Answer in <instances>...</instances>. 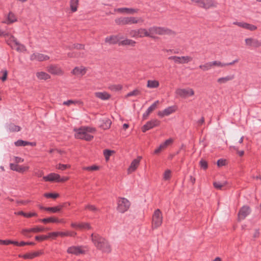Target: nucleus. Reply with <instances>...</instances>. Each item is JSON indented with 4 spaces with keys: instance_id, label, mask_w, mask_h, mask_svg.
<instances>
[{
    "instance_id": "6e6d98bb",
    "label": "nucleus",
    "mask_w": 261,
    "mask_h": 261,
    "mask_svg": "<svg viewBox=\"0 0 261 261\" xmlns=\"http://www.w3.org/2000/svg\"><path fill=\"white\" fill-rule=\"evenodd\" d=\"M4 25V23L0 25V36H3L4 37H6V36H9V34L4 29L2 28V26Z\"/></svg>"
},
{
    "instance_id": "f257e3e1",
    "label": "nucleus",
    "mask_w": 261,
    "mask_h": 261,
    "mask_svg": "<svg viewBox=\"0 0 261 261\" xmlns=\"http://www.w3.org/2000/svg\"><path fill=\"white\" fill-rule=\"evenodd\" d=\"M91 240L98 249L103 252L109 253L111 252V248L108 242L98 234L92 233L91 234Z\"/></svg>"
},
{
    "instance_id": "aec40b11",
    "label": "nucleus",
    "mask_w": 261,
    "mask_h": 261,
    "mask_svg": "<svg viewBox=\"0 0 261 261\" xmlns=\"http://www.w3.org/2000/svg\"><path fill=\"white\" fill-rule=\"evenodd\" d=\"M67 252L69 254H73L76 255L85 253V251L82 249V247L79 246H71L69 247Z\"/></svg>"
},
{
    "instance_id": "e2e57ef3",
    "label": "nucleus",
    "mask_w": 261,
    "mask_h": 261,
    "mask_svg": "<svg viewBox=\"0 0 261 261\" xmlns=\"http://www.w3.org/2000/svg\"><path fill=\"white\" fill-rule=\"evenodd\" d=\"M230 148L234 149V150L237 151V153L239 154L240 156H242L244 154V151L243 150L239 151V147L236 146H230Z\"/></svg>"
},
{
    "instance_id": "4468645a",
    "label": "nucleus",
    "mask_w": 261,
    "mask_h": 261,
    "mask_svg": "<svg viewBox=\"0 0 261 261\" xmlns=\"http://www.w3.org/2000/svg\"><path fill=\"white\" fill-rule=\"evenodd\" d=\"M87 71V68L83 66H76L71 71V73L77 77H82Z\"/></svg>"
},
{
    "instance_id": "f3484780",
    "label": "nucleus",
    "mask_w": 261,
    "mask_h": 261,
    "mask_svg": "<svg viewBox=\"0 0 261 261\" xmlns=\"http://www.w3.org/2000/svg\"><path fill=\"white\" fill-rule=\"evenodd\" d=\"M114 11L121 14H134L137 13L139 9L129 8H120L114 9Z\"/></svg>"
},
{
    "instance_id": "4d7b16f0",
    "label": "nucleus",
    "mask_w": 261,
    "mask_h": 261,
    "mask_svg": "<svg viewBox=\"0 0 261 261\" xmlns=\"http://www.w3.org/2000/svg\"><path fill=\"white\" fill-rule=\"evenodd\" d=\"M245 29L253 31L257 29V27L253 24L246 23L245 25Z\"/></svg>"
},
{
    "instance_id": "bf43d9fd",
    "label": "nucleus",
    "mask_w": 261,
    "mask_h": 261,
    "mask_svg": "<svg viewBox=\"0 0 261 261\" xmlns=\"http://www.w3.org/2000/svg\"><path fill=\"white\" fill-rule=\"evenodd\" d=\"M171 173L170 170H167L165 171L164 174V178L165 180L169 179L171 177Z\"/></svg>"
},
{
    "instance_id": "13d9d810",
    "label": "nucleus",
    "mask_w": 261,
    "mask_h": 261,
    "mask_svg": "<svg viewBox=\"0 0 261 261\" xmlns=\"http://www.w3.org/2000/svg\"><path fill=\"white\" fill-rule=\"evenodd\" d=\"M49 238V237L47 236L42 235V236H37L35 237V240L38 241H42L45 240H47Z\"/></svg>"
},
{
    "instance_id": "b1692460",
    "label": "nucleus",
    "mask_w": 261,
    "mask_h": 261,
    "mask_svg": "<svg viewBox=\"0 0 261 261\" xmlns=\"http://www.w3.org/2000/svg\"><path fill=\"white\" fill-rule=\"evenodd\" d=\"M43 254L42 251H38L32 253H28L23 255H19V257L24 259H33Z\"/></svg>"
},
{
    "instance_id": "052dcab7",
    "label": "nucleus",
    "mask_w": 261,
    "mask_h": 261,
    "mask_svg": "<svg viewBox=\"0 0 261 261\" xmlns=\"http://www.w3.org/2000/svg\"><path fill=\"white\" fill-rule=\"evenodd\" d=\"M200 166L201 168H203L204 170H206L207 168V163L204 160H201L199 162Z\"/></svg>"
},
{
    "instance_id": "69168bd1",
    "label": "nucleus",
    "mask_w": 261,
    "mask_h": 261,
    "mask_svg": "<svg viewBox=\"0 0 261 261\" xmlns=\"http://www.w3.org/2000/svg\"><path fill=\"white\" fill-rule=\"evenodd\" d=\"M38 214L36 213L32 212V213H25L24 217L25 218H31L33 217H37Z\"/></svg>"
},
{
    "instance_id": "ddd939ff",
    "label": "nucleus",
    "mask_w": 261,
    "mask_h": 261,
    "mask_svg": "<svg viewBox=\"0 0 261 261\" xmlns=\"http://www.w3.org/2000/svg\"><path fill=\"white\" fill-rule=\"evenodd\" d=\"M160 123V121L156 119L149 121L146 123V124L142 126V131L143 133H145L148 130H149L154 127L159 126Z\"/></svg>"
},
{
    "instance_id": "dca6fc26",
    "label": "nucleus",
    "mask_w": 261,
    "mask_h": 261,
    "mask_svg": "<svg viewBox=\"0 0 261 261\" xmlns=\"http://www.w3.org/2000/svg\"><path fill=\"white\" fill-rule=\"evenodd\" d=\"M173 140L172 139L170 138L168 140H166L164 143H162L159 147L155 149L153 152V154H159L162 151L166 149L167 147L172 144Z\"/></svg>"
},
{
    "instance_id": "3c124183",
    "label": "nucleus",
    "mask_w": 261,
    "mask_h": 261,
    "mask_svg": "<svg viewBox=\"0 0 261 261\" xmlns=\"http://www.w3.org/2000/svg\"><path fill=\"white\" fill-rule=\"evenodd\" d=\"M45 230V228L42 226H37L34 228H31V231L34 233H38L40 232H43Z\"/></svg>"
},
{
    "instance_id": "bb28decb",
    "label": "nucleus",
    "mask_w": 261,
    "mask_h": 261,
    "mask_svg": "<svg viewBox=\"0 0 261 261\" xmlns=\"http://www.w3.org/2000/svg\"><path fill=\"white\" fill-rule=\"evenodd\" d=\"M10 168L12 170L19 172H23L29 169L28 166H22L15 164H11Z\"/></svg>"
},
{
    "instance_id": "7ed1b4c3",
    "label": "nucleus",
    "mask_w": 261,
    "mask_h": 261,
    "mask_svg": "<svg viewBox=\"0 0 261 261\" xmlns=\"http://www.w3.org/2000/svg\"><path fill=\"white\" fill-rule=\"evenodd\" d=\"M147 34L148 35L146 36L147 37L154 39L155 38V35H175L176 33L167 28L153 26L150 27L147 30Z\"/></svg>"
},
{
    "instance_id": "1a4fd4ad",
    "label": "nucleus",
    "mask_w": 261,
    "mask_h": 261,
    "mask_svg": "<svg viewBox=\"0 0 261 261\" xmlns=\"http://www.w3.org/2000/svg\"><path fill=\"white\" fill-rule=\"evenodd\" d=\"M128 35L130 37L135 38H143L148 35L147 30L142 28L137 30H130L128 32Z\"/></svg>"
},
{
    "instance_id": "0e129e2a",
    "label": "nucleus",
    "mask_w": 261,
    "mask_h": 261,
    "mask_svg": "<svg viewBox=\"0 0 261 261\" xmlns=\"http://www.w3.org/2000/svg\"><path fill=\"white\" fill-rule=\"evenodd\" d=\"M112 151L110 150L106 149L103 151V154L107 160L109 159L110 156L112 154Z\"/></svg>"
},
{
    "instance_id": "20e7f679",
    "label": "nucleus",
    "mask_w": 261,
    "mask_h": 261,
    "mask_svg": "<svg viewBox=\"0 0 261 261\" xmlns=\"http://www.w3.org/2000/svg\"><path fill=\"white\" fill-rule=\"evenodd\" d=\"M143 19L140 17L134 16H121L115 19V22L118 25H126L143 22Z\"/></svg>"
},
{
    "instance_id": "774afa93",
    "label": "nucleus",
    "mask_w": 261,
    "mask_h": 261,
    "mask_svg": "<svg viewBox=\"0 0 261 261\" xmlns=\"http://www.w3.org/2000/svg\"><path fill=\"white\" fill-rule=\"evenodd\" d=\"M50 237H57L58 236H60V232H52L48 233V236Z\"/></svg>"
},
{
    "instance_id": "c03bdc74",
    "label": "nucleus",
    "mask_w": 261,
    "mask_h": 261,
    "mask_svg": "<svg viewBox=\"0 0 261 261\" xmlns=\"http://www.w3.org/2000/svg\"><path fill=\"white\" fill-rule=\"evenodd\" d=\"M8 71L7 70H2L0 71V79L3 81L5 82L7 79Z\"/></svg>"
},
{
    "instance_id": "39448f33",
    "label": "nucleus",
    "mask_w": 261,
    "mask_h": 261,
    "mask_svg": "<svg viewBox=\"0 0 261 261\" xmlns=\"http://www.w3.org/2000/svg\"><path fill=\"white\" fill-rule=\"evenodd\" d=\"M5 38L6 43L12 49H16L18 51H23L25 50L24 45L20 44L13 35L9 34V36H6Z\"/></svg>"
},
{
    "instance_id": "f8f14e48",
    "label": "nucleus",
    "mask_w": 261,
    "mask_h": 261,
    "mask_svg": "<svg viewBox=\"0 0 261 261\" xmlns=\"http://www.w3.org/2000/svg\"><path fill=\"white\" fill-rule=\"evenodd\" d=\"M194 91L191 88H179L176 90V94L182 98H186L194 95Z\"/></svg>"
},
{
    "instance_id": "f704fd0d",
    "label": "nucleus",
    "mask_w": 261,
    "mask_h": 261,
    "mask_svg": "<svg viewBox=\"0 0 261 261\" xmlns=\"http://www.w3.org/2000/svg\"><path fill=\"white\" fill-rule=\"evenodd\" d=\"M234 79V75H228L225 77L219 78L217 80V82L220 84H225L227 82L231 81Z\"/></svg>"
},
{
    "instance_id": "473e14b6",
    "label": "nucleus",
    "mask_w": 261,
    "mask_h": 261,
    "mask_svg": "<svg viewBox=\"0 0 261 261\" xmlns=\"http://www.w3.org/2000/svg\"><path fill=\"white\" fill-rule=\"evenodd\" d=\"M96 97L102 100H108L111 97V95L106 92H97L95 93Z\"/></svg>"
},
{
    "instance_id": "a878e982",
    "label": "nucleus",
    "mask_w": 261,
    "mask_h": 261,
    "mask_svg": "<svg viewBox=\"0 0 261 261\" xmlns=\"http://www.w3.org/2000/svg\"><path fill=\"white\" fill-rule=\"evenodd\" d=\"M175 111V109L174 107H169L167 109H165L164 110L162 111H159L158 113V115L161 117H163L165 116H168L170 114Z\"/></svg>"
},
{
    "instance_id": "c756f323",
    "label": "nucleus",
    "mask_w": 261,
    "mask_h": 261,
    "mask_svg": "<svg viewBox=\"0 0 261 261\" xmlns=\"http://www.w3.org/2000/svg\"><path fill=\"white\" fill-rule=\"evenodd\" d=\"M136 42L132 39H125L119 42V45L122 46H130L134 47L135 46Z\"/></svg>"
},
{
    "instance_id": "603ef678",
    "label": "nucleus",
    "mask_w": 261,
    "mask_h": 261,
    "mask_svg": "<svg viewBox=\"0 0 261 261\" xmlns=\"http://www.w3.org/2000/svg\"><path fill=\"white\" fill-rule=\"evenodd\" d=\"M111 121L109 119H107L105 122L101 125V127L104 129H109L111 127Z\"/></svg>"
},
{
    "instance_id": "e433bc0d",
    "label": "nucleus",
    "mask_w": 261,
    "mask_h": 261,
    "mask_svg": "<svg viewBox=\"0 0 261 261\" xmlns=\"http://www.w3.org/2000/svg\"><path fill=\"white\" fill-rule=\"evenodd\" d=\"M62 207L63 206L62 205H58L55 207H47V208H46V211L52 212L53 213H56L60 212L62 210Z\"/></svg>"
},
{
    "instance_id": "79ce46f5",
    "label": "nucleus",
    "mask_w": 261,
    "mask_h": 261,
    "mask_svg": "<svg viewBox=\"0 0 261 261\" xmlns=\"http://www.w3.org/2000/svg\"><path fill=\"white\" fill-rule=\"evenodd\" d=\"M122 89V86L120 84L112 85L109 87V89L112 91H118Z\"/></svg>"
},
{
    "instance_id": "8fccbe9b",
    "label": "nucleus",
    "mask_w": 261,
    "mask_h": 261,
    "mask_svg": "<svg viewBox=\"0 0 261 261\" xmlns=\"http://www.w3.org/2000/svg\"><path fill=\"white\" fill-rule=\"evenodd\" d=\"M76 233L74 231L60 232V236L62 237L65 236L75 237Z\"/></svg>"
},
{
    "instance_id": "0eeeda50",
    "label": "nucleus",
    "mask_w": 261,
    "mask_h": 261,
    "mask_svg": "<svg viewBox=\"0 0 261 261\" xmlns=\"http://www.w3.org/2000/svg\"><path fill=\"white\" fill-rule=\"evenodd\" d=\"M163 222L162 213L160 209L156 210L152 217V227L153 229L160 227Z\"/></svg>"
},
{
    "instance_id": "ea45409f",
    "label": "nucleus",
    "mask_w": 261,
    "mask_h": 261,
    "mask_svg": "<svg viewBox=\"0 0 261 261\" xmlns=\"http://www.w3.org/2000/svg\"><path fill=\"white\" fill-rule=\"evenodd\" d=\"M71 104H74V105L77 104L79 105H83V102L80 100H68L67 101L63 102L64 105L69 106Z\"/></svg>"
},
{
    "instance_id": "680f3d73",
    "label": "nucleus",
    "mask_w": 261,
    "mask_h": 261,
    "mask_svg": "<svg viewBox=\"0 0 261 261\" xmlns=\"http://www.w3.org/2000/svg\"><path fill=\"white\" fill-rule=\"evenodd\" d=\"M72 48H75L77 49H84L85 45L82 44H74L72 46Z\"/></svg>"
},
{
    "instance_id": "c9c22d12",
    "label": "nucleus",
    "mask_w": 261,
    "mask_h": 261,
    "mask_svg": "<svg viewBox=\"0 0 261 261\" xmlns=\"http://www.w3.org/2000/svg\"><path fill=\"white\" fill-rule=\"evenodd\" d=\"M79 2V0H70V7L72 12H75L77 11Z\"/></svg>"
},
{
    "instance_id": "338daca9",
    "label": "nucleus",
    "mask_w": 261,
    "mask_h": 261,
    "mask_svg": "<svg viewBox=\"0 0 261 261\" xmlns=\"http://www.w3.org/2000/svg\"><path fill=\"white\" fill-rule=\"evenodd\" d=\"M226 161L225 160L219 159L217 161V165L219 167H221L225 165Z\"/></svg>"
},
{
    "instance_id": "5701e85b",
    "label": "nucleus",
    "mask_w": 261,
    "mask_h": 261,
    "mask_svg": "<svg viewBox=\"0 0 261 261\" xmlns=\"http://www.w3.org/2000/svg\"><path fill=\"white\" fill-rule=\"evenodd\" d=\"M60 178V175L55 173H51L47 176L43 177V179L45 181H56L58 182V180Z\"/></svg>"
},
{
    "instance_id": "49530a36",
    "label": "nucleus",
    "mask_w": 261,
    "mask_h": 261,
    "mask_svg": "<svg viewBox=\"0 0 261 261\" xmlns=\"http://www.w3.org/2000/svg\"><path fill=\"white\" fill-rule=\"evenodd\" d=\"M99 169V166L96 165H92L91 166L84 167L83 169L84 170H87L89 171H93L98 170Z\"/></svg>"
},
{
    "instance_id": "423d86ee",
    "label": "nucleus",
    "mask_w": 261,
    "mask_h": 261,
    "mask_svg": "<svg viewBox=\"0 0 261 261\" xmlns=\"http://www.w3.org/2000/svg\"><path fill=\"white\" fill-rule=\"evenodd\" d=\"M117 211L124 213L129 208L130 202L126 198L119 197L117 199Z\"/></svg>"
},
{
    "instance_id": "6ab92c4d",
    "label": "nucleus",
    "mask_w": 261,
    "mask_h": 261,
    "mask_svg": "<svg viewBox=\"0 0 261 261\" xmlns=\"http://www.w3.org/2000/svg\"><path fill=\"white\" fill-rule=\"evenodd\" d=\"M245 43L246 45L250 47L257 48L261 46V42L259 40L252 38L246 39Z\"/></svg>"
},
{
    "instance_id": "a18cd8bd",
    "label": "nucleus",
    "mask_w": 261,
    "mask_h": 261,
    "mask_svg": "<svg viewBox=\"0 0 261 261\" xmlns=\"http://www.w3.org/2000/svg\"><path fill=\"white\" fill-rule=\"evenodd\" d=\"M141 94V91L139 89H135L133 91H131L127 94V95L125 96L126 98H127L128 97L132 96H138L139 95Z\"/></svg>"
},
{
    "instance_id": "c85d7f7f",
    "label": "nucleus",
    "mask_w": 261,
    "mask_h": 261,
    "mask_svg": "<svg viewBox=\"0 0 261 261\" xmlns=\"http://www.w3.org/2000/svg\"><path fill=\"white\" fill-rule=\"evenodd\" d=\"M15 145L16 146H25L27 145H31L32 146H35L36 143L35 142H30L28 141H23L22 140H18L15 142Z\"/></svg>"
},
{
    "instance_id": "6e6552de",
    "label": "nucleus",
    "mask_w": 261,
    "mask_h": 261,
    "mask_svg": "<svg viewBox=\"0 0 261 261\" xmlns=\"http://www.w3.org/2000/svg\"><path fill=\"white\" fill-rule=\"evenodd\" d=\"M192 2L197 3L199 7L205 9L216 7L217 5V3L213 0H192Z\"/></svg>"
},
{
    "instance_id": "7c9ffc66",
    "label": "nucleus",
    "mask_w": 261,
    "mask_h": 261,
    "mask_svg": "<svg viewBox=\"0 0 261 261\" xmlns=\"http://www.w3.org/2000/svg\"><path fill=\"white\" fill-rule=\"evenodd\" d=\"M17 21V18L15 15L12 12H10L9 13L8 15L7 16V18L6 21L2 22V24L3 23H12Z\"/></svg>"
},
{
    "instance_id": "a211bd4d",
    "label": "nucleus",
    "mask_w": 261,
    "mask_h": 261,
    "mask_svg": "<svg viewBox=\"0 0 261 261\" xmlns=\"http://www.w3.org/2000/svg\"><path fill=\"white\" fill-rule=\"evenodd\" d=\"M142 157L139 156L137 159L134 160L131 163L127 171L128 173H131L134 172L138 167Z\"/></svg>"
},
{
    "instance_id": "4c0bfd02",
    "label": "nucleus",
    "mask_w": 261,
    "mask_h": 261,
    "mask_svg": "<svg viewBox=\"0 0 261 261\" xmlns=\"http://www.w3.org/2000/svg\"><path fill=\"white\" fill-rule=\"evenodd\" d=\"M91 227L90 226V223H86V222H81L79 223V229L83 230V229H90Z\"/></svg>"
},
{
    "instance_id": "cd10ccee",
    "label": "nucleus",
    "mask_w": 261,
    "mask_h": 261,
    "mask_svg": "<svg viewBox=\"0 0 261 261\" xmlns=\"http://www.w3.org/2000/svg\"><path fill=\"white\" fill-rule=\"evenodd\" d=\"M238 62V60H234L232 62L228 63H222L220 61H214L213 62H210L211 64L212 67L213 66H218V67H225L226 66H229V65H232L234 64L235 63H237Z\"/></svg>"
},
{
    "instance_id": "2eb2a0df",
    "label": "nucleus",
    "mask_w": 261,
    "mask_h": 261,
    "mask_svg": "<svg viewBox=\"0 0 261 261\" xmlns=\"http://www.w3.org/2000/svg\"><path fill=\"white\" fill-rule=\"evenodd\" d=\"M49 59V57L48 56L39 53H33L30 56V60L32 61H37L39 62H42L47 61Z\"/></svg>"
},
{
    "instance_id": "393cba45",
    "label": "nucleus",
    "mask_w": 261,
    "mask_h": 261,
    "mask_svg": "<svg viewBox=\"0 0 261 261\" xmlns=\"http://www.w3.org/2000/svg\"><path fill=\"white\" fill-rule=\"evenodd\" d=\"M159 103V101L156 100L148 108L146 112L143 115V119L144 120L146 119L150 114L156 108Z\"/></svg>"
},
{
    "instance_id": "58836bf2",
    "label": "nucleus",
    "mask_w": 261,
    "mask_h": 261,
    "mask_svg": "<svg viewBox=\"0 0 261 261\" xmlns=\"http://www.w3.org/2000/svg\"><path fill=\"white\" fill-rule=\"evenodd\" d=\"M8 129L10 132H19L20 130V127L15 125L14 123H11L8 126Z\"/></svg>"
},
{
    "instance_id": "a19ab883",
    "label": "nucleus",
    "mask_w": 261,
    "mask_h": 261,
    "mask_svg": "<svg viewBox=\"0 0 261 261\" xmlns=\"http://www.w3.org/2000/svg\"><path fill=\"white\" fill-rule=\"evenodd\" d=\"M199 68L203 71H207L212 68L211 62H207L204 64L200 65H199Z\"/></svg>"
},
{
    "instance_id": "72a5a7b5",
    "label": "nucleus",
    "mask_w": 261,
    "mask_h": 261,
    "mask_svg": "<svg viewBox=\"0 0 261 261\" xmlns=\"http://www.w3.org/2000/svg\"><path fill=\"white\" fill-rule=\"evenodd\" d=\"M160 83L157 80H148L147 82V87L150 89L157 88L159 87Z\"/></svg>"
},
{
    "instance_id": "37998d69",
    "label": "nucleus",
    "mask_w": 261,
    "mask_h": 261,
    "mask_svg": "<svg viewBox=\"0 0 261 261\" xmlns=\"http://www.w3.org/2000/svg\"><path fill=\"white\" fill-rule=\"evenodd\" d=\"M85 210H89L94 213L97 212L99 211V209L97 207L92 204H88L86 205L85 207Z\"/></svg>"
},
{
    "instance_id": "864d4df0",
    "label": "nucleus",
    "mask_w": 261,
    "mask_h": 261,
    "mask_svg": "<svg viewBox=\"0 0 261 261\" xmlns=\"http://www.w3.org/2000/svg\"><path fill=\"white\" fill-rule=\"evenodd\" d=\"M31 232H32V231H31V228L23 229L21 231V234L27 238L31 237V236L30 234Z\"/></svg>"
},
{
    "instance_id": "4be33fe9",
    "label": "nucleus",
    "mask_w": 261,
    "mask_h": 261,
    "mask_svg": "<svg viewBox=\"0 0 261 261\" xmlns=\"http://www.w3.org/2000/svg\"><path fill=\"white\" fill-rule=\"evenodd\" d=\"M250 213V208L249 206H244L240 210L238 214L239 220L244 219Z\"/></svg>"
},
{
    "instance_id": "412c9836",
    "label": "nucleus",
    "mask_w": 261,
    "mask_h": 261,
    "mask_svg": "<svg viewBox=\"0 0 261 261\" xmlns=\"http://www.w3.org/2000/svg\"><path fill=\"white\" fill-rule=\"evenodd\" d=\"M122 38V37H120L119 35H111L105 38V42L110 44H119L120 39Z\"/></svg>"
},
{
    "instance_id": "de8ad7c7",
    "label": "nucleus",
    "mask_w": 261,
    "mask_h": 261,
    "mask_svg": "<svg viewBox=\"0 0 261 261\" xmlns=\"http://www.w3.org/2000/svg\"><path fill=\"white\" fill-rule=\"evenodd\" d=\"M225 185L226 182H214L213 184L214 187L218 190H222Z\"/></svg>"
},
{
    "instance_id": "09e8293b",
    "label": "nucleus",
    "mask_w": 261,
    "mask_h": 261,
    "mask_svg": "<svg viewBox=\"0 0 261 261\" xmlns=\"http://www.w3.org/2000/svg\"><path fill=\"white\" fill-rule=\"evenodd\" d=\"M44 196L47 198L56 199L59 197V194L58 193H46L44 194Z\"/></svg>"
},
{
    "instance_id": "5fc2aeb1",
    "label": "nucleus",
    "mask_w": 261,
    "mask_h": 261,
    "mask_svg": "<svg viewBox=\"0 0 261 261\" xmlns=\"http://www.w3.org/2000/svg\"><path fill=\"white\" fill-rule=\"evenodd\" d=\"M69 168H70V165H68V164L65 165V164H58L56 167L57 169L61 170L62 171L65 170L66 169Z\"/></svg>"
},
{
    "instance_id": "f03ea898",
    "label": "nucleus",
    "mask_w": 261,
    "mask_h": 261,
    "mask_svg": "<svg viewBox=\"0 0 261 261\" xmlns=\"http://www.w3.org/2000/svg\"><path fill=\"white\" fill-rule=\"evenodd\" d=\"M96 130L94 127L82 126L79 128L74 129L75 137L77 139L90 141L93 139V136L90 135L89 133H95Z\"/></svg>"
},
{
    "instance_id": "2f4dec72",
    "label": "nucleus",
    "mask_w": 261,
    "mask_h": 261,
    "mask_svg": "<svg viewBox=\"0 0 261 261\" xmlns=\"http://www.w3.org/2000/svg\"><path fill=\"white\" fill-rule=\"evenodd\" d=\"M36 76L40 80L46 81L51 78V76L49 74L43 71L37 72L36 73Z\"/></svg>"
},
{
    "instance_id": "9d476101",
    "label": "nucleus",
    "mask_w": 261,
    "mask_h": 261,
    "mask_svg": "<svg viewBox=\"0 0 261 261\" xmlns=\"http://www.w3.org/2000/svg\"><path fill=\"white\" fill-rule=\"evenodd\" d=\"M46 70L49 73L56 75H63L64 73L63 70L58 64H50L46 67Z\"/></svg>"
},
{
    "instance_id": "9b49d317",
    "label": "nucleus",
    "mask_w": 261,
    "mask_h": 261,
    "mask_svg": "<svg viewBox=\"0 0 261 261\" xmlns=\"http://www.w3.org/2000/svg\"><path fill=\"white\" fill-rule=\"evenodd\" d=\"M169 60H173L175 63L177 64H187L193 60V58L191 56H171L169 57Z\"/></svg>"
}]
</instances>
